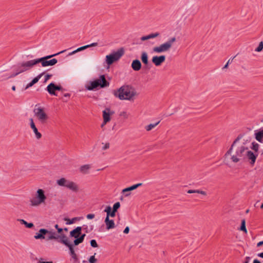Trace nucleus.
<instances>
[{
	"instance_id": "obj_1",
	"label": "nucleus",
	"mask_w": 263,
	"mask_h": 263,
	"mask_svg": "<svg viewBox=\"0 0 263 263\" xmlns=\"http://www.w3.org/2000/svg\"><path fill=\"white\" fill-rule=\"evenodd\" d=\"M113 94L121 100H131L133 99L137 93L133 87L128 85H124L117 90H114Z\"/></svg>"
},
{
	"instance_id": "obj_2",
	"label": "nucleus",
	"mask_w": 263,
	"mask_h": 263,
	"mask_svg": "<svg viewBox=\"0 0 263 263\" xmlns=\"http://www.w3.org/2000/svg\"><path fill=\"white\" fill-rule=\"evenodd\" d=\"M109 83L106 80L104 75L100 76L99 79L93 81H90L89 84L86 85L87 90H92L98 87L104 88L109 86Z\"/></svg>"
},
{
	"instance_id": "obj_3",
	"label": "nucleus",
	"mask_w": 263,
	"mask_h": 263,
	"mask_svg": "<svg viewBox=\"0 0 263 263\" xmlns=\"http://www.w3.org/2000/svg\"><path fill=\"white\" fill-rule=\"evenodd\" d=\"M47 199L45 195V192L43 189H39L36 192L35 197L30 200V205L32 206H38L45 203Z\"/></svg>"
},
{
	"instance_id": "obj_4",
	"label": "nucleus",
	"mask_w": 263,
	"mask_h": 263,
	"mask_svg": "<svg viewBox=\"0 0 263 263\" xmlns=\"http://www.w3.org/2000/svg\"><path fill=\"white\" fill-rule=\"evenodd\" d=\"M37 106V105H36L34 109H33L34 116L36 117L40 123L45 124L48 120V116L45 112L43 107Z\"/></svg>"
},
{
	"instance_id": "obj_5",
	"label": "nucleus",
	"mask_w": 263,
	"mask_h": 263,
	"mask_svg": "<svg viewBox=\"0 0 263 263\" xmlns=\"http://www.w3.org/2000/svg\"><path fill=\"white\" fill-rule=\"evenodd\" d=\"M65 51V50H63L56 54L47 55L41 58L36 59L37 64L41 63L43 67H47L54 65L58 62V60L56 59H52L50 60H48L57 54L64 52Z\"/></svg>"
},
{
	"instance_id": "obj_6",
	"label": "nucleus",
	"mask_w": 263,
	"mask_h": 263,
	"mask_svg": "<svg viewBox=\"0 0 263 263\" xmlns=\"http://www.w3.org/2000/svg\"><path fill=\"white\" fill-rule=\"evenodd\" d=\"M176 41L175 37L170 39L167 42L161 44L159 46H156L153 48V51L156 53H162L169 50L173 44Z\"/></svg>"
},
{
	"instance_id": "obj_7",
	"label": "nucleus",
	"mask_w": 263,
	"mask_h": 263,
	"mask_svg": "<svg viewBox=\"0 0 263 263\" xmlns=\"http://www.w3.org/2000/svg\"><path fill=\"white\" fill-rule=\"evenodd\" d=\"M248 149L247 147L244 146H241L237 148L235 152L231 155V159L232 162L237 163L241 159L245 158V151Z\"/></svg>"
},
{
	"instance_id": "obj_8",
	"label": "nucleus",
	"mask_w": 263,
	"mask_h": 263,
	"mask_svg": "<svg viewBox=\"0 0 263 263\" xmlns=\"http://www.w3.org/2000/svg\"><path fill=\"white\" fill-rule=\"evenodd\" d=\"M124 54V49L121 48L117 52L107 55L106 56V62L108 65L112 64L114 62L118 61Z\"/></svg>"
},
{
	"instance_id": "obj_9",
	"label": "nucleus",
	"mask_w": 263,
	"mask_h": 263,
	"mask_svg": "<svg viewBox=\"0 0 263 263\" xmlns=\"http://www.w3.org/2000/svg\"><path fill=\"white\" fill-rule=\"evenodd\" d=\"M46 234H48L46 238L47 240H52L53 238H54V237L53 236L54 232H52L51 231H48L45 229H41L39 230V233H36L35 234L34 237L35 239H45V235Z\"/></svg>"
},
{
	"instance_id": "obj_10",
	"label": "nucleus",
	"mask_w": 263,
	"mask_h": 263,
	"mask_svg": "<svg viewBox=\"0 0 263 263\" xmlns=\"http://www.w3.org/2000/svg\"><path fill=\"white\" fill-rule=\"evenodd\" d=\"M258 156V154L253 153L251 151H248V149L245 151V156L249 161L250 164L253 166L255 163L256 158Z\"/></svg>"
},
{
	"instance_id": "obj_11",
	"label": "nucleus",
	"mask_w": 263,
	"mask_h": 263,
	"mask_svg": "<svg viewBox=\"0 0 263 263\" xmlns=\"http://www.w3.org/2000/svg\"><path fill=\"white\" fill-rule=\"evenodd\" d=\"M65 187L73 192H77L79 191V189L78 184L73 181L65 179Z\"/></svg>"
},
{
	"instance_id": "obj_12",
	"label": "nucleus",
	"mask_w": 263,
	"mask_h": 263,
	"mask_svg": "<svg viewBox=\"0 0 263 263\" xmlns=\"http://www.w3.org/2000/svg\"><path fill=\"white\" fill-rule=\"evenodd\" d=\"M65 187L73 192H77L79 191V189L78 184L73 181L65 179Z\"/></svg>"
},
{
	"instance_id": "obj_13",
	"label": "nucleus",
	"mask_w": 263,
	"mask_h": 263,
	"mask_svg": "<svg viewBox=\"0 0 263 263\" xmlns=\"http://www.w3.org/2000/svg\"><path fill=\"white\" fill-rule=\"evenodd\" d=\"M114 114V111L110 110L109 108H106L103 111V118L104 123H107L110 121V116Z\"/></svg>"
},
{
	"instance_id": "obj_14",
	"label": "nucleus",
	"mask_w": 263,
	"mask_h": 263,
	"mask_svg": "<svg viewBox=\"0 0 263 263\" xmlns=\"http://www.w3.org/2000/svg\"><path fill=\"white\" fill-rule=\"evenodd\" d=\"M22 63L23 64V67H24L25 68L24 70L27 71L31 69L34 65L37 64V61L36 59H34L26 62H24Z\"/></svg>"
},
{
	"instance_id": "obj_15",
	"label": "nucleus",
	"mask_w": 263,
	"mask_h": 263,
	"mask_svg": "<svg viewBox=\"0 0 263 263\" xmlns=\"http://www.w3.org/2000/svg\"><path fill=\"white\" fill-rule=\"evenodd\" d=\"M30 126L35 135V138L39 140L42 138V134L38 131L32 118L29 119Z\"/></svg>"
},
{
	"instance_id": "obj_16",
	"label": "nucleus",
	"mask_w": 263,
	"mask_h": 263,
	"mask_svg": "<svg viewBox=\"0 0 263 263\" xmlns=\"http://www.w3.org/2000/svg\"><path fill=\"white\" fill-rule=\"evenodd\" d=\"M165 60V56L162 55L160 56H154L153 57L152 61L156 66H159L161 65Z\"/></svg>"
},
{
	"instance_id": "obj_17",
	"label": "nucleus",
	"mask_w": 263,
	"mask_h": 263,
	"mask_svg": "<svg viewBox=\"0 0 263 263\" xmlns=\"http://www.w3.org/2000/svg\"><path fill=\"white\" fill-rule=\"evenodd\" d=\"M62 89V87L60 86H56L53 83H51L49 84L47 87L48 92L52 95H55V90H60Z\"/></svg>"
},
{
	"instance_id": "obj_18",
	"label": "nucleus",
	"mask_w": 263,
	"mask_h": 263,
	"mask_svg": "<svg viewBox=\"0 0 263 263\" xmlns=\"http://www.w3.org/2000/svg\"><path fill=\"white\" fill-rule=\"evenodd\" d=\"M142 185V183H139L136 184H134L131 186L125 188L122 190V193L125 194V196L127 197L130 195V191L134 190L138 188L139 186H141Z\"/></svg>"
},
{
	"instance_id": "obj_19",
	"label": "nucleus",
	"mask_w": 263,
	"mask_h": 263,
	"mask_svg": "<svg viewBox=\"0 0 263 263\" xmlns=\"http://www.w3.org/2000/svg\"><path fill=\"white\" fill-rule=\"evenodd\" d=\"M24 69H25V68L24 67H23V64L21 63V64H20L17 65V69H16L17 72L15 73L12 74V75H11L10 76L6 77V78L5 79H8L10 78H12V77H15L17 75H18V74L26 71L25 70H24Z\"/></svg>"
},
{
	"instance_id": "obj_20",
	"label": "nucleus",
	"mask_w": 263,
	"mask_h": 263,
	"mask_svg": "<svg viewBox=\"0 0 263 263\" xmlns=\"http://www.w3.org/2000/svg\"><path fill=\"white\" fill-rule=\"evenodd\" d=\"M132 68L135 71H139L141 68V63L139 60H135L132 62Z\"/></svg>"
},
{
	"instance_id": "obj_21",
	"label": "nucleus",
	"mask_w": 263,
	"mask_h": 263,
	"mask_svg": "<svg viewBox=\"0 0 263 263\" xmlns=\"http://www.w3.org/2000/svg\"><path fill=\"white\" fill-rule=\"evenodd\" d=\"M82 228L81 227H78L70 232V235L71 237L74 238H77L79 237L81 233Z\"/></svg>"
},
{
	"instance_id": "obj_22",
	"label": "nucleus",
	"mask_w": 263,
	"mask_h": 263,
	"mask_svg": "<svg viewBox=\"0 0 263 263\" xmlns=\"http://www.w3.org/2000/svg\"><path fill=\"white\" fill-rule=\"evenodd\" d=\"M104 222L106 226V229L107 230L111 229L115 227L114 221L112 219H109L108 218H105Z\"/></svg>"
},
{
	"instance_id": "obj_23",
	"label": "nucleus",
	"mask_w": 263,
	"mask_h": 263,
	"mask_svg": "<svg viewBox=\"0 0 263 263\" xmlns=\"http://www.w3.org/2000/svg\"><path fill=\"white\" fill-rule=\"evenodd\" d=\"M58 242L64 244L66 246L69 244L67 237L64 234L61 233Z\"/></svg>"
},
{
	"instance_id": "obj_24",
	"label": "nucleus",
	"mask_w": 263,
	"mask_h": 263,
	"mask_svg": "<svg viewBox=\"0 0 263 263\" xmlns=\"http://www.w3.org/2000/svg\"><path fill=\"white\" fill-rule=\"evenodd\" d=\"M66 246L67 247H68V248L69 249L70 254V256H71V257L75 260L77 259H78L77 256L75 253L73 246L71 244L69 243L68 245H67Z\"/></svg>"
},
{
	"instance_id": "obj_25",
	"label": "nucleus",
	"mask_w": 263,
	"mask_h": 263,
	"mask_svg": "<svg viewBox=\"0 0 263 263\" xmlns=\"http://www.w3.org/2000/svg\"><path fill=\"white\" fill-rule=\"evenodd\" d=\"M255 139L259 142H262L263 138V129H261L259 132L256 133Z\"/></svg>"
},
{
	"instance_id": "obj_26",
	"label": "nucleus",
	"mask_w": 263,
	"mask_h": 263,
	"mask_svg": "<svg viewBox=\"0 0 263 263\" xmlns=\"http://www.w3.org/2000/svg\"><path fill=\"white\" fill-rule=\"evenodd\" d=\"M98 45V43L96 42V43H92L90 44H89V45H85V46H82L81 47H79L77 49V51H82L83 50H84V49H87V48H89V47H95V46H97Z\"/></svg>"
},
{
	"instance_id": "obj_27",
	"label": "nucleus",
	"mask_w": 263,
	"mask_h": 263,
	"mask_svg": "<svg viewBox=\"0 0 263 263\" xmlns=\"http://www.w3.org/2000/svg\"><path fill=\"white\" fill-rule=\"evenodd\" d=\"M17 220L19 221L22 224H24L27 228H32L34 226L33 223H28L24 219H19Z\"/></svg>"
},
{
	"instance_id": "obj_28",
	"label": "nucleus",
	"mask_w": 263,
	"mask_h": 263,
	"mask_svg": "<svg viewBox=\"0 0 263 263\" xmlns=\"http://www.w3.org/2000/svg\"><path fill=\"white\" fill-rule=\"evenodd\" d=\"M90 165L89 164H85L81 166L80 168V171L81 173L83 174H86L88 172V171L90 169Z\"/></svg>"
},
{
	"instance_id": "obj_29",
	"label": "nucleus",
	"mask_w": 263,
	"mask_h": 263,
	"mask_svg": "<svg viewBox=\"0 0 263 263\" xmlns=\"http://www.w3.org/2000/svg\"><path fill=\"white\" fill-rule=\"evenodd\" d=\"M187 193H189V194L198 193V194H200L204 196L206 195V193L205 191L199 190H189L187 191Z\"/></svg>"
},
{
	"instance_id": "obj_30",
	"label": "nucleus",
	"mask_w": 263,
	"mask_h": 263,
	"mask_svg": "<svg viewBox=\"0 0 263 263\" xmlns=\"http://www.w3.org/2000/svg\"><path fill=\"white\" fill-rule=\"evenodd\" d=\"M141 59L144 64L147 65L148 64V55L146 52H143L142 53Z\"/></svg>"
},
{
	"instance_id": "obj_31",
	"label": "nucleus",
	"mask_w": 263,
	"mask_h": 263,
	"mask_svg": "<svg viewBox=\"0 0 263 263\" xmlns=\"http://www.w3.org/2000/svg\"><path fill=\"white\" fill-rule=\"evenodd\" d=\"M241 138V137H238L233 142V144H232L231 147L230 148V149L227 151V152L225 154V156H227L228 155H229V154H231V153L232 152V149H233V146H234L235 144L239 140V139Z\"/></svg>"
},
{
	"instance_id": "obj_32",
	"label": "nucleus",
	"mask_w": 263,
	"mask_h": 263,
	"mask_svg": "<svg viewBox=\"0 0 263 263\" xmlns=\"http://www.w3.org/2000/svg\"><path fill=\"white\" fill-rule=\"evenodd\" d=\"M160 121H158L156 123L154 124H150L145 127V129L146 131L149 132L153 128L155 127L159 123Z\"/></svg>"
},
{
	"instance_id": "obj_33",
	"label": "nucleus",
	"mask_w": 263,
	"mask_h": 263,
	"mask_svg": "<svg viewBox=\"0 0 263 263\" xmlns=\"http://www.w3.org/2000/svg\"><path fill=\"white\" fill-rule=\"evenodd\" d=\"M239 230L244 232L245 233H247V230L246 227V220L245 219L241 220V226Z\"/></svg>"
},
{
	"instance_id": "obj_34",
	"label": "nucleus",
	"mask_w": 263,
	"mask_h": 263,
	"mask_svg": "<svg viewBox=\"0 0 263 263\" xmlns=\"http://www.w3.org/2000/svg\"><path fill=\"white\" fill-rule=\"evenodd\" d=\"M252 146L251 147V148L255 151V153L256 154L258 153V151L259 149V144L257 143H255V142H252Z\"/></svg>"
},
{
	"instance_id": "obj_35",
	"label": "nucleus",
	"mask_w": 263,
	"mask_h": 263,
	"mask_svg": "<svg viewBox=\"0 0 263 263\" xmlns=\"http://www.w3.org/2000/svg\"><path fill=\"white\" fill-rule=\"evenodd\" d=\"M65 178H61L60 179H58L57 180V183L59 186L65 187Z\"/></svg>"
},
{
	"instance_id": "obj_36",
	"label": "nucleus",
	"mask_w": 263,
	"mask_h": 263,
	"mask_svg": "<svg viewBox=\"0 0 263 263\" xmlns=\"http://www.w3.org/2000/svg\"><path fill=\"white\" fill-rule=\"evenodd\" d=\"M78 219L77 217L73 218L72 219H69L68 218H64V221H66V224H71L74 222L76 220H77Z\"/></svg>"
},
{
	"instance_id": "obj_37",
	"label": "nucleus",
	"mask_w": 263,
	"mask_h": 263,
	"mask_svg": "<svg viewBox=\"0 0 263 263\" xmlns=\"http://www.w3.org/2000/svg\"><path fill=\"white\" fill-rule=\"evenodd\" d=\"M111 211V208L110 206H107L106 209L104 210V212L106 213V218H109L110 216V213Z\"/></svg>"
},
{
	"instance_id": "obj_38",
	"label": "nucleus",
	"mask_w": 263,
	"mask_h": 263,
	"mask_svg": "<svg viewBox=\"0 0 263 263\" xmlns=\"http://www.w3.org/2000/svg\"><path fill=\"white\" fill-rule=\"evenodd\" d=\"M44 74V72H42L41 73H40V74H39L36 77L34 78L32 80V83L35 84V83H36L40 79V78L42 77V76Z\"/></svg>"
},
{
	"instance_id": "obj_39",
	"label": "nucleus",
	"mask_w": 263,
	"mask_h": 263,
	"mask_svg": "<svg viewBox=\"0 0 263 263\" xmlns=\"http://www.w3.org/2000/svg\"><path fill=\"white\" fill-rule=\"evenodd\" d=\"M76 239L74 240L73 243L75 246H77L79 244L82 243L83 241L82 238H80L79 237L76 238Z\"/></svg>"
},
{
	"instance_id": "obj_40",
	"label": "nucleus",
	"mask_w": 263,
	"mask_h": 263,
	"mask_svg": "<svg viewBox=\"0 0 263 263\" xmlns=\"http://www.w3.org/2000/svg\"><path fill=\"white\" fill-rule=\"evenodd\" d=\"M120 207V203L119 202H117L116 203H115L114 205H113V208H112V210L117 212L118 209Z\"/></svg>"
},
{
	"instance_id": "obj_41",
	"label": "nucleus",
	"mask_w": 263,
	"mask_h": 263,
	"mask_svg": "<svg viewBox=\"0 0 263 263\" xmlns=\"http://www.w3.org/2000/svg\"><path fill=\"white\" fill-rule=\"evenodd\" d=\"M102 144L103 145V146L102 147V150L104 151L108 149L110 147V144L109 142H106L105 143H102Z\"/></svg>"
},
{
	"instance_id": "obj_42",
	"label": "nucleus",
	"mask_w": 263,
	"mask_h": 263,
	"mask_svg": "<svg viewBox=\"0 0 263 263\" xmlns=\"http://www.w3.org/2000/svg\"><path fill=\"white\" fill-rule=\"evenodd\" d=\"M263 49V42H261L259 44L258 46L257 47V48L255 49L256 51L259 52L261 51Z\"/></svg>"
},
{
	"instance_id": "obj_43",
	"label": "nucleus",
	"mask_w": 263,
	"mask_h": 263,
	"mask_svg": "<svg viewBox=\"0 0 263 263\" xmlns=\"http://www.w3.org/2000/svg\"><path fill=\"white\" fill-rule=\"evenodd\" d=\"M149 35V39H153V38H155L156 37H158L160 35V33L158 32H155V33H151V34H148Z\"/></svg>"
},
{
	"instance_id": "obj_44",
	"label": "nucleus",
	"mask_w": 263,
	"mask_h": 263,
	"mask_svg": "<svg viewBox=\"0 0 263 263\" xmlns=\"http://www.w3.org/2000/svg\"><path fill=\"white\" fill-rule=\"evenodd\" d=\"M96 254L95 253L94 255L91 256L89 259V263H96L97 261V259L95 258V255Z\"/></svg>"
},
{
	"instance_id": "obj_45",
	"label": "nucleus",
	"mask_w": 263,
	"mask_h": 263,
	"mask_svg": "<svg viewBox=\"0 0 263 263\" xmlns=\"http://www.w3.org/2000/svg\"><path fill=\"white\" fill-rule=\"evenodd\" d=\"M90 243L92 247L97 248L98 247V245L95 239L91 240Z\"/></svg>"
},
{
	"instance_id": "obj_46",
	"label": "nucleus",
	"mask_w": 263,
	"mask_h": 263,
	"mask_svg": "<svg viewBox=\"0 0 263 263\" xmlns=\"http://www.w3.org/2000/svg\"><path fill=\"white\" fill-rule=\"evenodd\" d=\"M54 227L57 230L59 234L62 233L63 229L62 228H59L58 224H55Z\"/></svg>"
},
{
	"instance_id": "obj_47",
	"label": "nucleus",
	"mask_w": 263,
	"mask_h": 263,
	"mask_svg": "<svg viewBox=\"0 0 263 263\" xmlns=\"http://www.w3.org/2000/svg\"><path fill=\"white\" fill-rule=\"evenodd\" d=\"M53 236L54 237V238H53V239L56 240L58 241V240L59 239V237H60V235L58 234H57L55 232H54Z\"/></svg>"
},
{
	"instance_id": "obj_48",
	"label": "nucleus",
	"mask_w": 263,
	"mask_h": 263,
	"mask_svg": "<svg viewBox=\"0 0 263 263\" xmlns=\"http://www.w3.org/2000/svg\"><path fill=\"white\" fill-rule=\"evenodd\" d=\"M86 217L88 219H93L95 217V214H89L87 215Z\"/></svg>"
},
{
	"instance_id": "obj_49",
	"label": "nucleus",
	"mask_w": 263,
	"mask_h": 263,
	"mask_svg": "<svg viewBox=\"0 0 263 263\" xmlns=\"http://www.w3.org/2000/svg\"><path fill=\"white\" fill-rule=\"evenodd\" d=\"M51 77L52 74H47L45 77V82L47 81Z\"/></svg>"
},
{
	"instance_id": "obj_50",
	"label": "nucleus",
	"mask_w": 263,
	"mask_h": 263,
	"mask_svg": "<svg viewBox=\"0 0 263 263\" xmlns=\"http://www.w3.org/2000/svg\"><path fill=\"white\" fill-rule=\"evenodd\" d=\"M148 39H150L149 37V35H147L146 36H143L141 38V41H143L148 40Z\"/></svg>"
},
{
	"instance_id": "obj_51",
	"label": "nucleus",
	"mask_w": 263,
	"mask_h": 263,
	"mask_svg": "<svg viewBox=\"0 0 263 263\" xmlns=\"http://www.w3.org/2000/svg\"><path fill=\"white\" fill-rule=\"evenodd\" d=\"M33 85H34V84H33V83H32V82L31 81V82H30L29 83H28V84L27 85V86H26V87L25 89H28V88H29V87H30L32 86Z\"/></svg>"
},
{
	"instance_id": "obj_52",
	"label": "nucleus",
	"mask_w": 263,
	"mask_h": 263,
	"mask_svg": "<svg viewBox=\"0 0 263 263\" xmlns=\"http://www.w3.org/2000/svg\"><path fill=\"white\" fill-rule=\"evenodd\" d=\"M116 212L114 211V210H111V213H110V216L111 217H114L115 216H116Z\"/></svg>"
},
{
	"instance_id": "obj_53",
	"label": "nucleus",
	"mask_w": 263,
	"mask_h": 263,
	"mask_svg": "<svg viewBox=\"0 0 263 263\" xmlns=\"http://www.w3.org/2000/svg\"><path fill=\"white\" fill-rule=\"evenodd\" d=\"M129 227H126L125 228V229H124V230L123 232H124V233H125V234H127V233H129Z\"/></svg>"
},
{
	"instance_id": "obj_54",
	"label": "nucleus",
	"mask_w": 263,
	"mask_h": 263,
	"mask_svg": "<svg viewBox=\"0 0 263 263\" xmlns=\"http://www.w3.org/2000/svg\"><path fill=\"white\" fill-rule=\"evenodd\" d=\"M250 260V257L249 256H247L245 258V261L243 263H249Z\"/></svg>"
},
{
	"instance_id": "obj_55",
	"label": "nucleus",
	"mask_w": 263,
	"mask_h": 263,
	"mask_svg": "<svg viewBox=\"0 0 263 263\" xmlns=\"http://www.w3.org/2000/svg\"><path fill=\"white\" fill-rule=\"evenodd\" d=\"M77 52H78V51H77V49L73 51L72 52H70L69 53V55H72L76 53H77Z\"/></svg>"
},
{
	"instance_id": "obj_56",
	"label": "nucleus",
	"mask_w": 263,
	"mask_h": 263,
	"mask_svg": "<svg viewBox=\"0 0 263 263\" xmlns=\"http://www.w3.org/2000/svg\"><path fill=\"white\" fill-rule=\"evenodd\" d=\"M262 245H263V241H260V242L257 243V246L258 247L261 246Z\"/></svg>"
},
{
	"instance_id": "obj_57",
	"label": "nucleus",
	"mask_w": 263,
	"mask_h": 263,
	"mask_svg": "<svg viewBox=\"0 0 263 263\" xmlns=\"http://www.w3.org/2000/svg\"><path fill=\"white\" fill-rule=\"evenodd\" d=\"M229 64V61H228V62L227 63V64H226L224 66V67H223V69H225V68H228Z\"/></svg>"
},
{
	"instance_id": "obj_58",
	"label": "nucleus",
	"mask_w": 263,
	"mask_h": 263,
	"mask_svg": "<svg viewBox=\"0 0 263 263\" xmlns=\"http://www.w3.org/2000/svg\"><path fill=\"white\" fill-rule=\"evenodd\" d=\"M86 235L85 234H82L80 237H79L80 238L82 239V240H84V239Z\"/></svg>"
},
{
	"instance_id": "obj_59",
	"label": "nucleus",
	"mask_w": 263,
	"mask_h": 263,
	"mask_svg": "<svg viewBox=\"0 0 263 263\" xmlns=\"http://www.w3.org/2000/svg\"><path fill=\"white\" fill-rule=\"evenodd\" d=\"M257 255H258V256L263 258V252H261V253H260L258 254Z\"/></svg>"
},
{
	"instance_id": "obj_60",
	"label": "nucleus",
	"mask_w": 263,
	"mask_h": 263,
	"mask_svg": "<svg viewBox=\"0 0 263 263\" xmlns=\"http://www.w3.org/2000/svg\"><path fill=\"white\" fill-rule=\"evenodd\" d=\"M253 263H261V262H260L259 260H258V259H256L254 260Z\"/></svg>"
},
{
	"instance_id": "obj_61",
	"label": "nucleus",
	"mask_w": 263,
	"mask_h": 263,
	"mask_svg": "<svg viewBox=\"0 0 263 263\" xmlns=\"http://www.w3.org/2000/svg\"><path fill=\"white\" fill-rule=\"evenodd\" d=\"M40 263H53L52 261H40Z\"/></svg>"
},
{
	"instance_id": "obj_62",
	"label": "nucleus",
	"mask_w": 263,
	"mask_h": 263,
	"mask_svg": "<svg viewBox=\"0 0 263 263\" xmlns=\"http://www.w3.org/2000/svg\"><path fill=\"white\" fill-rule=\"evenodd\" d=\"M234 58H235V57H233V58H232V59H229V60H228V61H229V63H230L231 62H232V61H233V60L234 59Z\"/></svg>"
},
{
	"instance_id": "obj_63",
	"label": "nucleus",
	"mask_w": 263,
	"mask_h": 263,
	"mask_svg": "<svg viewBox=\"0 0 263 263\" xmlns=\"http://www.w3.org/2000/svg\"><path fill=\"white\" fill-rule=\"evenodd\" d=\"M64 96L65 97H69L70 96V94L69 93H65L64 95Z\"/></svg>"
},
{
	"instance_id": "obj_64",
	"label": "nucleus",
	"mask_w": 263,
	"mask_h": 263,
	"mask_svg": "<svg viewBox=\"0 0 263 263\" xmlns=\"http://www.w3.org/2000/svg\"><path fill=\"white\" fill-rule=\"evenodd\" d=\"M12 89L13 91L15 90V86H13L12 87Z\"/></svg>"
}]
</instances>
